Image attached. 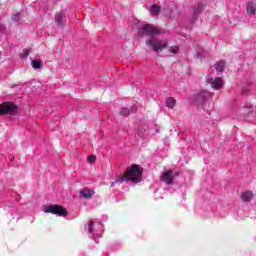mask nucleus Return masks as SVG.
<instances>
[{"label":"nucleus","instance_id":"obj_1","mask_svg":"<svg viewBox=\"0 0 256 256\" xmlns=\"http://www.w3.org/2000/svg\"><path fill=\"white\" fill-rule=\"evenodd\" d=\"M124 181L141 183V181H143V168L138 164H133L131 167H128L123 176L118 178V183H124Z\"/></svg>","mask_w":256,"mask_h":256},{"label":"nucleus","instance_id":"obj_2","mask_svg":"<svg viewBox=\"0 0 256 256\" xmlns=\"http://www.w3.org/2000/svg\"><path fill=\"white\" fill-rule=\"evenodd\" d=\"M147 45L151 47L152 51H154L155 53L163 51L165 48H167V42L161 41L155 37H152L149 40H147Z\"/></svg>","mask_w":256,"mask_h":256},{"label":"nucleus","instance_id":"obj_3","mask_svg":"<svg viewBox=\"0 0 256 256\" xmlns=\"http://www.w3.org/2000/svg\"><path fill=\"white\" fill-rule=\"evenodd\" d=\"M44 213H52V215H58V217H65L68 214L65 207L57 204L47 206Z\"/></svg>","mask_w":256,"mask_h":256},{"label":"nucleus","instance_id":"obj_4","mask_svg":"<svg viewBox=\"0 0 256 256\" xmlns=\"http://www.w3.org/2000/svg\"><path fill=\"white\" fill-rule=\"evenodd\" d=\"M18 109L19 107L12 102H4L0 104V115H14Z\"/></svg>","mask_w":256,"mask_h":256},{"label":"nucleus","instance_id":"obj_5","mask_svg":"<svg viewBox=\"0 0 256 256\" xmlns=\"http://www.w3.org/2000/svg\"><path fill=\"white\" fill-rule=\"evenodd\" d=\"M161 31L157 29V27L151 24H145L142 26V35H148L149 37H153L155 35H159Z\"/></svg>","mask_w":256,"mask_h":256},{"label":"nucleus","instance_id":"obj_6","mask_svg":"<svg viewBox=\"0 0 256 256\" xmlns=\"http://www.w3.org/2000/svg\"><path fill=\"white\" fill-rule=\"evenodd\" d=\"M173 179H175V175H173V170H166L162 173L161 181L166 185H173Z\"/></svg>","mask_w":256,"mask_h":256},{"label":"nucleus","instance_id":"obj_7","mask_svg":"<svg viewBox=\"0 0 256 256\" xmlns=\"http://www.w3.org/2000/svg\"><path fill=\"white\" fill-rule=\"evenodd\" d=\"M207 83L211 84L212 89L219 91L223 87V78L208 79Z\"/></svg>","mask_w":256,"mask_h":256},{"label":"nucleus","instance_id":"obj_8","mask_svg":"<svg viewBox=\"0 0 256 256\" xmlns=\"http://www.w3.org/2000/svg\"><path fill=\"white\" fill-rule=\"evenodd\" d=\"M79 194L81 195V197H83L84 199H91V197H93L95 195V191L91 190L89 188H83L79 191Z\"/></svg>","mask_w":256,"mask_h":256},{"label":"nucleus","instance_id":"obj_9","mask_svg":"<svg viewBox=\"0 0 256 256\" xmlns=\"http://www.w3.org/2000/svg\"><path fill=\"white\" fill-rule=\"evenodd\" d=\"M248 15H256V2L250 1L246 4Z\"/></svg>","mask_w":256,"mask_h":256},{"label":"nucleus","instance_id":"obj_10","mask_svg":"<svg viewBox=\"0 0 256 256\" xmlns=\"http://www.w3.org/2000/svg\"><path fill=\"white\" fill-rule=\"evenodd\" d=\"M253 197L254 194L252 191H246L241 194V199L244 203H249V201H252Z\"/></svg>","mask_w":256,"mask_h":256},{"label":"nucleus","instance_id":"obj_11","mask_svg":"<svg viewBox=\"0 0 256 256\" xmlns=\"http://www.w3.org/2000/svg\"><path fill=\"white\" fill-rule=\"evenodd\" d=\"M226 67H227V64L223 60L216 63V71L218 73H223V71H225Z\"/></svg>","mask_w":256,"mask_h":256},{"label":"nucleus","instance_id":"obj_12","mask_svg":"<svg viewBox=\"0 0 256 256\" xmlns=\"http://www.w3.org/2000/svg\"><path fill=\"white\" fill-rule=\"evenodd\" d=\"M64 21H65V15H63V13L60 12L55 15V22L57 23L58 26L63 25Z\"/></svg>","mask_w":256,"mask_h":256},{"label":"nucleus","instance_id":"obj_13","mask_svg":"<svg viewBox=\"0 0 256 256\" xmlns=\"http://www.w3.org/2000/svg\"><path fill=\"white\" fill-rule=\"evenodd\" d=\"M165 103H166V107H168V109H174L177 101L175 100V98L169 97L166 99Z\"/></svg>","mask_w":256,"mask_h":256},{"label":"nucleus","instance_id":"obj_14","mask_svg":"<svg viewBox=\"0 0 256 256\" xmlns=\"http://www.w3.org/2000/svg\"><path fill=\"white\" fill-rule=\"evenodd\" d=\"M160 11H161V7H159L157 4H154L151 6L150 13L152 15H159Z\"/></svg>","mask_w":256,"mask_h":256},{"label":"nucleus","instance_id":"obj_15","mask_svg":"<svg viewBox=\"0 0 256 256\" xmlns=\"http://www.w3.org/2000/svg\"><path fill=\"white\" fill-rule=\"evenodd\" d=\"M202 11H203V4H198L193 12L194 17H197V15H201Z\"/></svg>","mask_w":256,"mask_h":256},{"label":"nucleus","instance_id":"obj_16","mask_svg":"<svg viewBox=\"0 0 256 256\" xmlns=\"http://www.w3.org/2000/svg\"><path fill=\"white\" fill-rule=\"evenodd\" d=\"M32 67L33 69H41L42 67L41 60H33Z\"/></svg>","mask_w":256,"mask_h":256},{"label":"nucleus","instance_id":"obj_17","mask_svg":"<svg viewBox=\"0 0 256 256\" xmlns=\"http://www.w3.org/2000/svg\"><path fill=\"white\" fill-rule=\"evenodd\" d=\"M27 57H29V51L28 50H23V52L20 53V59H22L23 61H26Z\"/></svg>","mask_w":256,"mask_h":256},{"label":"nucleus","instance_id":"obj_18","mask_svg":"<svg viewBox=\"0 0 256 256\" xmlns=\"http://www.w3.org/2000/svg\"><path fill=\"white\" fill-rule=\"evenodd\" d=\"M87 161H88V163H95L97 161V156L90 155V156H88Z\"/></svg>","mask_w":256,"mask_h":256},{"label":"nucleus","instance_id":"obj_19","mask_svg":"<svg viewBox=\"0 0 256 256\" xmlns=\"http://www.w3.org/2000/svg\"><path fill=\"white\" fill-rule=\"evenodd\" d=\"M21 19V13H15L12 15V20L19 22V20Z\"/></svg>","mask_w":256,"mask_h":256},{"label":"nucleus","instance_id":"obj_20","mask_svg":"<svg viewBox=\"0 0 256 256\" xmlns=\"http://www.w3.org/2000/svg\"><path fill=\"white\" fill-rule=\"evenodd\" d=\"M120 115H124V117H129V110L127 108H122L120 111Z\"/></svg>","mask_w":256,"mask_h":256},{"label":"nucleus","instance_id":"obj_21","mask_svg":"<svg viewBox=\"0 0 256 256\" xmlns=\"http://www.w3.org/2000/svg\"><path fill=\"white\" fill-rule=\"evenodd\" d=\"M171 53H179V46H172L170 48Z\"/></svg>","mask_w":256,"mask_h":256},{"label":"nucleus","instance_id":"obj_22","mask_svg":"<svg viewBox=\"0 0 256 256\" xmlns=\"http://www.w3.org/2000/svg\"><path fill=\"white\" fill-rule=\"evenodd\" d=\"M88 231L90 233H93V221H90V223L88 224Z\"/></svg>","mask_w":256,"mask_h":256},{"label":"nucleus","instance_id":"obj_23","mask_svg":"<svg viewBox=\"0 0 256 256\" xmlns=\"http://www.w3.org/2000/svg\"><path fill=\"white\" fill-rule=\"evenodd\" d=\"M132 113H135V111H137V108H132Z\"/></svg>","mask_w":256,"mask_h":256},{"label":"nucleus","instance_id":"obj_24","mask_svg":"<svg viewBox=\"0 0 256 256\" xmlns=\"http://www.w3.org/2000/svg\"><path fill=\"white\" fill-rule=\"evenodd\" d=\"M198 58L201 59V55L200 54H198Z\"/></svg>","mask_w":256,"mask_h":256},{"label":"nucleus","instance_id":"obj_25","mask_svg":"<svg viewBox=\"0 0 256 256\" xmlns=\"http://www.w3.org/2000/svg\"><path fill=\"white\" fill-rule=\"evenodd\" d=\"M175 175H179V172H176Z\"/></svg>","mask_w":256,"mask_h":256}]
</instances>
